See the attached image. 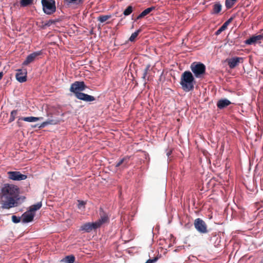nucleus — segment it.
<instances>
[{"label":"nucleus","instance_id":"dca6fc26","mask_svg":"<svg viewBox=\"0 0 263 263\" xmlns=\"http://www.w3.org/2000/svg\"><path fill=\"white\" fill-rule=\"evenodd\" d=\"M231 104V102L227 99H223L219 100L217 103V106L219 109H222Z\"/></svg>","mask_w":263,"mask_h":263},{"label":"nucleus","instance_id":"20e7f679","mask_svg":"<svg viewBox=\"0 0 263 263\" xmlns=\"http://www.w3.org/2000/svg\"><path fill=\"white\" fill-rule=\"evenodd\" d=\"M41 4L43 10L46 14L50 15L56 10L55 3L54 0H42Z\"/></svg>","mask_w":263,"mask_h":263},{"label":"nucleus","instance_id":"f3484780","mask_svg":"<svg viewBox=\"0 0 263 263\" xmlns=\"http://www.w3.org/2000/svg\"><path fill=\"white\" fill-rule=\"evenodd\" d=\"M233 18L231 17L227 20L216 32V35L220 34L223 31H224L228 27V25L232 22Z\"/></svg>","mask_w":263,"mask_h":263},{"label":"nucleus","instance_id":"58836bf2","mask_svg":"<svg viewBox=\"0 0 263 263\" xmlns=\"http://www.w3.org/2000/svg\"><path fill=\"white\" fill-rule=\"evenodd\" d=\"M171 151L167 153L166 155L168 157L171 155Z\"/></svg>","mask_w":263,"mask_h":263},{"label":"nucleus","instance_id":"ea45409f","mask_svg":"<svg viewBox=\"0 0 263 263\" xmlns=\"http://www.w3.org/2000/svg\"><path fill=\"white\" fill-rule=\"evenodd\" d=\"M166 250H167L166 249H165V251H164V252H163V254H165L166 253V252H167V251H166Z\"/></svg>","mask_w":263,"mask_h":263},{"label":"nucleus","instance_id":"4c0bfd02","mask_svg":"<svg viewBox=\"0 0 263 263\" xmlns=\"http://www.w3.org/2000/svg\"><path fill=\"white\" fill-rule=\"evenodd\" d=\"M3 74L4 73L3 72H0V80L2 78Z\"/></svg>","mask_w":263,"mask_h":263},{"label":"nucleus","instance_id":"7ed1b4c3","mask_svg":"<svg viewBox=\"0 0 263 263\" xmlns=\"http://www.w3.org/2000/svg\"><path fill=\"white\" fill-rule=\"evenodd\" d=\"M180 85L185 91H189L194 88V78L192 73L189 71H184L181 75Z\"/></svg>","mask_w":263,"mask_h":263},{"label":"nucleus","instance_id":"f03ea898","mask_svg":"<svg viewBox=\"0 0 263 263\" xmlns=\"http://www.w3.org/2000/svg\"><path fill=\"white\" fill-rule=\"evenodd\" d=\"M86 86L83 81H76L71 85L70 91L75 94L76 97L79 100L85 102H92L95 100L94 97L90 96L81 91H84Z\"/></svg>","mask_w":263,"mask_h":263},{"label":"nucleus","instance_id":"ddd939ff","mask_svg":"<svg viewBox=\"0 0 263 263\" xmlns=\"http://www.w3.org/2000/svg\"><path fill=\"white\" fill-rule=\"evenodd\" d=\"M263 39V35L259 34L252 36L245 41V43L248 45H252L260 42Z\"/></svg>","mask_w":263,"mask_h":263},{"label":"nucleus","instance_id":"9d476101","mask_svg":"<svg viewBox=\"0 0 263 263\" xmlns=\"http://www.w3.org/2000/svg\"><path fill=\"white\" fill-rule=\"evenodd\" d=\"M16 80L20 83L27 80V71L26 69H18L15 75Z\"/></svg>","mask_w":263,"mask_h":263},{"label":"nucleus","instance_id":"bb28decb","mask_svg":"<svg viewBox=\"0 0 263 263\" xmlns=\"http://www.w3.org/2000/svg\"><path fill=\"white\" fill-rule=\"evenodd\" d=\"M133 11V7L131 6H129L127 7V8L124 11L123 14L125 16H127L129 15Z\"/></svg>","mask_w":263,"mask_h":263},{"label":"nucleus","instance_id":"9b49d317","mask_svg":"<svg viewBox=\"0 0 263 263\" xmlns=\"http://www.w3.org/2000/svg\"><path fill=\"white\" fill-rule=\"evenodd\" d=\"M35 213L30 210H28L22 215V222L28 223L32 221L34 217Z\"/></svg>","mask_w":263,"mask_h":263},{"label":"nucleus","instance_id":"2eb2a0df","mask_svg":"<svg viewBox=\"0 0 263 263\" xmlns=\"http://www.w3.org/2000/svg\"><path fill=\"white\" fill-rule=\"evenodd\" d=\"M75 261V256L73 254H70L65 256L60 260V262L63 263H74Z\"/></svg>","mask_w":263,"mask_h":263},{"label":"nucleus","instance_id":"f8f14e48","mask_svg":"<svg viewBox=\"0 0 263 263\" xmlns=\"http://www.w3.org/2000/svg\"><path fill=\"white\" fill-rule=\"evenodd\" d=\"M242 62L243 58L240 57H234L228 61V65L231 68H234L238 65L239 63H242Z\"/></svg>","mask_w":263,"mask_h":263},{"label":"nucleus","instance_id":"e433bc0d","mask_svg":"<svg viewBox=\"0 0 263 263\" xmlns=\"http://www.w3.org/2000/svg\"><path fill=\"white\" fill-rule=\"evenodd\" d=\"M149 68H150V65H147L144 70V71H146V72H148V71L149 70Z\"/></svg>","mask_w":263,"mask_h":263},{"label":"nucleus","instance_id":"5701e85b","mask_svg":"<svg viewBox=\"0 0 263 263\" xmlns=\"http://www.w3.org/2000/svg\"><path fill=\"white\" fill-rule=\"evenodd\" d=\"M221 5L219 3H216L214 5L213 12L214 13H218L221 10Z\"/></svg>","mask_w":263,"mask_h":263},{"label":"nucleus","instance_id":"c9c22d12","mask_svg":"<svg viewBox=\"0 0 263 263\" xmlns=\"http://www.w3.org/2000/svg\"><path fill=\"white\" fill-rule=\"evenodd\" d=\"M147 73V72H146V71H144V72L143 73V76H142V78L144 80H146Z\"/></svg>","mask_w":263,"mask_h":263},{"label":"nucleus","instance_id":"0eeeda50","mask_svg":"<svg viewBox=\"0 0 263 263\" xmlns=\"http://www.w3.org/2000/svg\"><path fill=\"white\" fill-rule=\"evenodd\" d=\"M8 174L9 178L13 180H24L27 178L26 175L22 174L20 172H8Z\"/></svg>","mask_w":263,"mask_h":263},{"label":"nucleus","instance_id":"473e14b6","mask_svg":"<svg viewBox=\"0 0 263 263\" xmlns=\"http://www.w3.org/2000/svg\"><path fill=\"white\" fill-rule=\"evenodd\" d=\"M12 221L15 223H18L21 221V217L13 215L12 216Z\"/></svg>","mask_w":263,"mask_h":263},{"label":"nucleus","instance_id":"c85d7f7f","mask_svg":"<svg viewBox=\"0 0 263 263\" xmlns=\"http://www.w3.org/2000/svg\"><path fill=\"white\" fill-rule=\"evenodd\" d=\"M140 32V30H137L135 31V32L133 33L132 35H130L129 40L131 42H133L135 40V39L138 36L139 33Z\"/></svg>","mask_w":263,"mask_h":263},{"label":"nucleus","instance_id":"a19ab883","mask_svg":"<svg viewBox=\"0 0 263 263\" xmlns=\"http://www.w3.org/2000/svg\"><path fill=\"white\" fill-rule=\"evenodd\" d=\"M178 249H175L173 251L176 252L178 251Z\"/></svg>","mask_w":263,"mask_h":263},{"label":"nucleus","instance_id":"4be33fe9","mask_svg":"<svg viewBox=\"0 0 263 263\" xmlns=\"http://www.w3.org/2000/svg\"><path fill=\"white\" fill-rule=\"evenodd\" d=\"M127 160L128 158H123L122 159H121L118 163L116 164V167H118L120 166L121 165L123 164V166L124 167H126L127 164Z\"/></svg>","mask_w":263,"mask_h":263},{"label":"nucleus","instance_id":"f704fd0d","mask_svg":"<svg viewBox=\"0 0 263 263\" xmlns=\"http://www.w3.org/2000/svg\"><path fill=\"white\" fill-rule=\"evenodd\" d=\"M46 126H47V123H46V122L45 121V122H44L42 123H41V125L39 126V127L40 128H43V127H46Z\"/></svg>","mask_w":263,"mask_h":263},{"label":"nucleus","instance_id":"4468645a","mask_svg":"<svg viewBox=\"0 0 263 263\" xmlns=\"http://www.w3.org/2000/svg\"><path fill=\"white\" fill-rule=\"evenodd\" d=\"M41 53V51H37L30 54L29 55L27 56L26 60L23 62V64L25 65H28L30 63L33 61L35 58L37 56L40 55Z\"/></svg>","mask_w":263,"mask_h":263},{"label":"nucleus","instance_id":"6ab92c4d","mask_svg":"<svg viewBox=\"0 0 263 263\" xmlns=\"http://www.w3.org/2000/svg\"><path fill=\"white\" fill-rule=\"evenodd\" d=\"M154 9L155 8L153 7L146 9L137 16V19H140L144 17L146 15L148 14Z\"/></svg>","mask_w":263,"mask_h":263},{"label":"nucleus","instance_id":"393cba45","mask_svg":"<svg viewBox=\"0 0 263 263\" xmlns=\"http://www.w3.org/2000/svg\"><path fill=\"white\" fill-rule=\"evenodd\" d=\"M33 0H21L20 4L22 7H26L32 4Z\"/></svg>","mask_w":263,"mask_h":263},{"label":"nucleus","instance_id":"39448f33","mask_svg":"<svg viewBox=\"0 0 263 263\" xmlns=\"http://www.w3.org/2000/svg\"><path fill=\"white\" fill-rule=\"evenodd\" d=\"M191 69L196 77L199 78L205 72V67L201 63L194 62L191 65Z\"/></svg>","mask_w":263,"mask_h":263},{"label":"nucleus","instance_id":"c756f323","mask_svg":"<svg viewBox=\"0 0 263 263\" xmlns=\"http://www.w3.org/2000/svg\"><path fill=\"white\" fill-rule=\"evenodd\" d=\"M16 115H17V111L15 110H13L11 112L10 118L9 119L10 122H12L14 120Z\"/></svg>","mask_w":263,"mask_h":263},{"label":"nucleus","instance_id":"aec40b11","mask_svg":"<svg viewBox=\"0 0 263 263\" xmlns=\"http://www.w3.org/2000/svg\"><path fill=\"white\" fill-rule=\"evenodd\" d=\"M100 215H101L100 219L99 220H98L97 221L95 222V223H99V227L101 226V224L107 222L108 220V216L107 214L103 213L102 214H101Z\"/></svg>","mask_w":263,"mask_h":263},{"label":"nucleus","instance_id":"b1692460","mask_svg":"<svg viewBox=\"0 0 263 263\" xmlns=\"http://www.w3.org/2000/svg\"><path fill=\"white\" fill-rule=\"evenodd\" d=\"M237 0H226V7L227 8H231Z\"/></svg>","mask_w":263,"mask_h":263},{"label":"nucleus","instance_id":"f257e3e1","mask_svg":"<svg viewBox=\"0 0 263 263\" xmlns=\"http://www.w3.org/2000/svg\"><path fill=\"white\" fill-rule=\"evenodd\" d=\"M3 209H10L16 205V200L18 199V188L12 184H6L2 189Z\"/></svg>","mask_w":263,"mask_h":263},{"label":"nucleus","instance_id":"2f4dec72","mask_svg":"<svg viewBox=\"0 0 263 263\" xmlns=\"http://www.w3.org/2000/svg\"><path fill=\"white\" fill-rule=\"evenodd\" d=\"M159 259V258H158V257H155V258H149V259H148L145 262V263H155L158 261V260Z\"/></svg>","mask_w":263,"mask_h":263},{"label":"nucleus","instance_id":"a878e982","mask_svg":"<svg viewBox=\"0 0 263 263\" xmlns=\"http://www.w3.org/2000/svg\"><path fill=\"white\" fill-rule=\"evenodd\" d=\"M110 15H101V16H100L98 18V20L101 23H104L106 21H107L108 19L110 18Z\"/></svg>","mask_w":263,"mask_h":263},{"label":"nucleus","instance_id":"72a5a7b5","mask_svg":"<svg viewBox=\"0 0 263 263\" xmlns=\"http://www.w3.org/2000/svg\"><path fill=\"white\" fill-rule=\"evenodd\" d=\"M82 0H65V2L68 4H78Z\"/></svg>","mask_w":263,"mask_h":263},{"label":"nucleus","instance_id":"423d86ee","mask_svg":"<svg viewBox=\"0 0 263 263\" xmlns=\"http://www.w3.org/2000/svg\"><path fill=\"white\" fill-rule=\"evenodd\" d=\"M194 226L196 229L200 233H207L206 225L204 221L200 218H197L195 220Z\"/></svg>","mask_w":263,"mask_h":263},{"label":"nucleus","instance_id":"79ce46f5","mask_svg":"<svg viewBox=\"0 0 263 263\" xmlns=\"http://www.w3.org/2000/svg\"><path fill=\"white\" fill-rule=\"evenodd\" d=\"M126 251L130 253V251L129 250H126Z\"/></svg>","mask_w":263,"mask_h":263},{"label":"nucleus","instance_id":"7c9ffc66","mask_svg":"<svg viewBox=\"0 0 263 263\" xmlns=\"http://www.w3.org/2000/svg\"><path fill=\"white\" fill-rule=\"evenodd\" d=\"M78 208L81 210H83L85 208V202L83 201H78Z\"/></svg>","mask_w":263,"mask_h":263},{"label":"nucleus","instance_id":"6e6552de","mask_svg":"<svg viewBox=\"0 0 263 263\" xmlns=\"http://www.w3.org/2000/svg\"><path fill=\"white\" fill-rule=\"evenodd\" d=\"M99 227V223L88 222V223H86L82 225L81 227L80 230L83 231L85 232H90L93 229H96Z\"/></svg>","mask_w":263,"mask_h":263},{"label":"nucleus","instance_id":"1a4fd4ad","mask_svg":"<svg viewBox=\"0 0 263 263\" xmlns=\"http://www.w3.org/2000/svg\"><path fill=\"white\" fill-rule=\"evenodd\" d=\"M164 248H159V249L156 248H151L150 251L148 252V257L149 258L158 257L160 258L161 257V253L164 250Z\"/></svg>","mask_w":263,"mask_h":263},{"label":"nucleus","instance_id":"a211bd4d","mask_svg":"<svg viewBox=\"0 0 263 263\" xmlns=\"http://www.w3.org/2000/svg\"><path fill=\"white\" fill-rule=\"evenodd\" d=\"M21 119L26 122H36L37 121L43 120V118L42 117H28L22 118Z\"/></svg>","mask_w":263,"mask_h":263},{"label":"nucleus","instance_id":"412c9836","mask_svg":"<svg viewBox=\"0 0 263 263\" xmlns=\"http://www.w3.org/2000/svg\"><path fill=\"white\" fill-rule=\"evenodd\" d=\"M42 202H39L37 203L30 206L29 208V210H30L33 213H35V212L39 210L42 207Z\"/></svg>","mask_w":263,"mask_h":263},{"label":"nucleus","instance_id":"cd10ccee","mask_svg":"<svg viewBox=\"0 0 263 263\" xmlns=\"http://www.w3.org/2000/svg\"><path fill=\"white\" fill-rule=\"evenodd\" d=\"M47 125H55L59 123V121L57 119H48L46 121Z\"/></svg>","mask_w":263,"mask_h":263}]
</instances>
